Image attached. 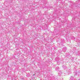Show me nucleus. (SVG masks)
Returning a JSON list of instances; mask_svg holds the SVG:
<instances>
[{"instance_id":"16","label":"nucleus","mask_w":80,"mask_h":80,"mask_svg":"<svg viewBox=\"0 0 80 80\" xmlns=\"http://www.w3.org/2000/svg\"><path fill=\"white\" fill-rule=\"evenodd\" d=\"M78 55L79 56H80V53L79 54H78Z\"/></svg>"},{"instance_id":"15","label":"nucleus","mask_w":80,"mask_h":80,"mask_svg":"<svg viewBox=\"0 0 80 80\" xmlns=\"http://www.w3.org/2000/svg\"><path fill=\"white\" fill-rule=\"evenodd\" d=\"M56 35H58V33L57 32V33H56Z\"/></svg>"},{"instance_id":"11","label":"nucleus","mask_w":80,"mask_h":80,"mask_svg":"<svg viewBox=\"0 0 80 80\" xmlns=\"http://www.w3.org/2000/svg\"><path fill=\"white\" fill-rule=\"evenodd\" d=\"M26 76H27L28 77H30V76H29L28 74H27Z\"/></svg>"},{"instance_id":"18","label":"nucleus","mask_w":80,"mask_h":80,"mask_svg":"<svg viewBox=\"0 0 80 80\" xmlns=\"http://www.w3.org/2000/svg\"><path fill=\"white\" fill-rule=\"evenodd\" d=\"M78 72H79V73H80V70L78 71Z\"/></svg>"},{"instance_id":"20","label":"nucleus","mask_w":80,"mask_h":80,"mask_svg":"<svg viewBox=\"0 0 80 80\" xmlns=\"http://www.w3.org/2000/svg\"><path fill=\"white\" fill-rule=\"evenodd\" d=\"M35 75V74H33V76Z\"/></svg>"},{"instance_id":"5","label":"nucleus","mask_w":80,"mask_h":80,"mask_svg":"<svg viewBox=\"0 0 80 80\" xmlns=\"http://www.w3.org/2000/svg\"><path fill=\"white\" fill-rule=\"evenodd\" d=\"M59 69H60V68H59V67H57L56 68H55L56 70V71H59Z\"/></svg>"},{"instance_id":"21","label":"nucleus","mask_w":80,"mask_h":80,"mask_svg":"<svg viewBox=\"0 0 80 80\" xmlns=\"http://www.w3.org/2000/svg\"><path fill=\"white\" fill-rule=\"evenodd\" d=\"M61 1H62V0H61Z\"/></svg>"},{"instance_id":"1","label":"nucleus","mask_w":80,"mask_h":80,"mask_svg":"<svg viewBox=\"0 0 80 80\" xmlns=\"http://www.w3.org/2000/svg\"><path fill=\"white\" fill-rule=\"evenodd\" d=\"M65 42L64 39H62L61 40V42L60 43V45L61 47H63V43Z\"/></svg>"},{"instance_id":"19","label":"nucleus","mask_w":80,"mask_h":80,"mask_svg":"<svg viewBox=\"0 0 80 80\" xmlns=\"http://www.w3.org/2000/svg\"><path fill=\"white\" fill-rule=\"evenodd\" d=\"M69 71H70V69H69Z\"/></svg>"},{"instance_id":"4","label":"nucleus","mask_w":80,"mask_h":80,"mask_svg":"<svg viewBox=\"0 0 80 80\" xmlns=\"http://www.w3.org/2000/svg\"><path fill=\"white\" fill-rule=\"evenodd\" d=\"M60 32V31H58V30H54V32H55L56 33H58Z\"/></svg>"},{"instance_id":"10","label":"nucleus","mask_w":80,"mask_h":80,"mask_svg":"<svg viewBox=\"0 0 80 80\" xmlns=\"http://www.w3.org/2000/svg\"><path fill=\"white\" fill-rule=\"evenodd\" d=\"M20 79H21V80H24V79H23V78H20Z\"/></svg>"},{"instance_id":"9","label":"nucleus","mask_w":80,"mask_h":80,"mask_svg":"<svg viewBox=\"0 0 80 80\" xmlns=\"http://www.w3.org/2000/svg\"><path fill=\"white\" fill-rule=\"evenodd\" d=\"M59 73L60 74H62V71H60L59 72Z\"/></svg>"},{"instance_id":"3","label":"nucleus","mask_w":80,"mask_h":80,"mask_svg":"<svg viewBox=\"0 0 80 80\" xmlns=\"http://www.w3.org/2000/svg\"><path fill=\"white\" fill-rule=\"evenodd\" d=\"M78 75V76H80V73H79V72H78V71H77L76 73L75 74V75Z\"/></svg>"},{"instance_id":"2","label":"nucleus","mask_w":80,"mask_h":80,"mask_svg":"<svg viewBox=\"0 0 80 80\" xmlns=\"http://www.w3.org/2000/svg\"><path fill=\"white\" fill-rule=\"evenodd\" d=\"M67 47H63V48H62V51H63V52H65V51H66V50H67Z\"/></svg>"},{"instance_id":"13","label":"nucleus","mask_w":80,"mask_h":80,"mask_svg":"<svg viewBox=\"0 0 80 80\" xmlns=\"http://www.w3.org/2000/svg\"><path fill=\"white\" fill-rule=\"evenodd\" d=\"M54 50H57V48L56 47H54Z\"/></svg>"},{"instance_id":"7","label":"nucleus","mask_w":80,"mask_h":80,"mask_svg":"<svg viewBox=\"0 0 80 80\" xmlns=\"http://www.w3.org/2000/svg\"><path fill=\"white\" fill-rule=\"evenodd\" d=\"M71 59L72 61H73V60H74V57H73L71 58Z\"/></svg>"},{"instance_id":"14","label":"nucleus","mask_w":80,"mask_h":80,"mask_svg":"<svg viewBox=\"0 0 80 80\" xmlns=\"http://www.w3.org/2000/svg\"><path fill=\"white\" fill-rule=\"evenodd\" d=\"M71 73H72V72H71V71H69V74H71Z\"/></svg>"},{"instance_id":"12","label":"nucleus","mask_w":80,"mask_h":80,"mask_svg":"<svg viewBox=\"0 0 80 80\" xmlns=\"http://www.w3.org/2000/svg\"><path fill=\"white\" fill-rule=\"evenodd\" d=\"M62 67L63 68H65V65H64L62 66Z\"/></svg>"},{"instance_id":"8","label":"nucleus","mask_w":80,"mask_h":80,"mask_svg":"<svg viewBox=\"0 0 80 80\" xmlns=\"http://www.w3.org/2000/svg\"><path fill=\"white\" fill-rule=\"evenodd\" d=\"M58 58H58V57H57L56 58H55V60H57L58 59Z\"/></svg>"},{"instance_id":"17","label":"nucleus","mask_w":80,"mask_h":80,"mask_svg":"<svg viewBox=\"0 0 80 80\" xmlns=\"http://www.w3.org/2000/svg\"><path fill=\"white\" fill-rule=\"evenodd\" d=\"M12 80H16V79H12Z\"/></svg>"},{"instance_id":"22","label":"nucleus","mask_w":80,"mask_h":80,"mask_svg":"<svg viewBox=\"0 0 80 80\" xmlns=\"http://www.w3.org/2000/svg\"><path fill=\"white\" fill-rule=\"evenodd\" d=\"M48 40H49V39H48Z\"/></svg>"},{"instance_id":"6","label":"nucleus","mask_w":80,"mask_h":80,"mask_svg":"<svg viewBox=\"0 0 80 80\" xmlns=\"http://www.w3.org/2000/svg\"><path fill=\"white\" fill-rule=\"evenodd\" d=\"M70 79H71V80H73V77L71 76V77H70Z\"/></svg>"}]
</instances>
